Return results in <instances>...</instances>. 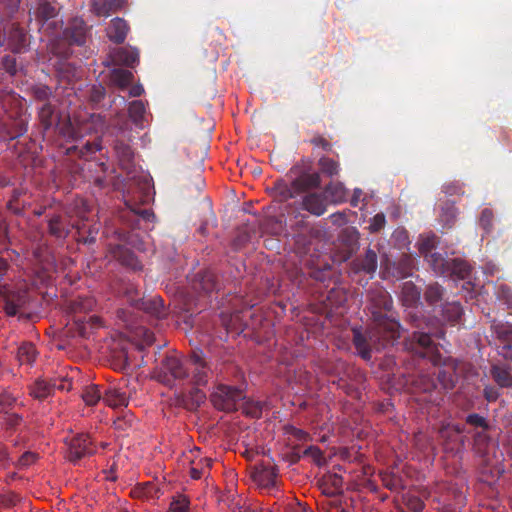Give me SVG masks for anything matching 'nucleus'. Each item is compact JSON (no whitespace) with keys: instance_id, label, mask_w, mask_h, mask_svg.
<instances>
[{"instance_id":"nucleus-1","label":"nucleus","mask_w":512,"mask_h":512,"mask_svg":"<svg viewBox=\"0 0 512 512\" xmlns=\"http://www.w3.org/2000/svg\"><path fill=\"white\" fill-rule=\"evenodd\" d=\"M369 301L372 315V325L362 333L360 329H353V344L364 360L371 359L372 350L380 351L394 345L400 338V324L394 318L392 298L382 288L369 292Z\"/></svg>"},{"instance_id":"nucleus-2","label":"nucleus","mask_w":512,"mask_h":512,"mask_svg":"<svg viewBox=\"0 0 512 512\" xmlns=\"http://www.w3.org/2000/svg\"><path fill=\"white\" fill-rule=\"evenodd\" d=\"M440 314L442 319L436 317L429 319L426 323L427 331L418 332V361L427 359L433 365L440 363L441 355L432 337L443 338L445 335L444 322L458 323L463 315V309L457 301L445 302L440 305Z\"/></svg>"},{"instance_id":"nucleus-3","label":"nucleus","mask_w":512,"mask_h":512,"mask_svg":"<svg viewBox=\"0 0 512 512\" xmlns=\"http://www.w3.org/2000/svg\"><path fill=\"white\" fill-rule=\"evenodd\" d=\"M153 377L167 387L173 388L177 382L189 377L188 369L176 353L167 354L154 369Z\"/></svg>"},{"instance_id":"nucleus-4","label":"nucleus","mask_w":512,"mask_h":512,"mask_svg":"<svg viewBox=\"0 0 512 512\" xmlns=\"http://www.w3.org/2000/svg\"><path fill=\"white\" fill-rule=\"evenodd\" d=\"M289 176L293 180V187L299 193L318 188L321 184L320 174L312 171L310 159H301L293 165L289 170Z\"/></svg>"},{"instance_id":"nucleus-5","label":"nucleus","mask_w":512,"mask_h":512,"mask_svg":"<svg viewBox=\"0 0 512 512\" xmlns=\"http://www.w3.org/2000/svg\"><path fill=\"white\" fill-rule=\"evenodd\" d=\"M66 446L65 457L72 463L93 455L96 447L88 434L78 433L64 439Z\"/></svg>"},{"instance_id":"nucleus-6","label":"nucleus","mask_w":512,"mask_h":512,"mask_svg":"<svg viewBox=\"0 0 512 512\" xmlns=\"http://www.w3.org/2000/svg\"><path fill=\"white\" fill-rule=\"evenodd\" d=\"M244 399L243 390L227 385H219L210 396L213 406L225 412L237 410L238 404Z\"/></svg>"},{"instance_id":"nucleus-7","label":"nucleus","mask_w":512,"mask_h":512,"mask_svg":"<svg viewBox=\"0 0 512 512\" xmlns=\"http://www.w3.org/2000/svg\"><path fill=\"white\" fill-rule=\"evenodd\" d=\"M127 300L132 307L142 310L156 319H162L168 315L163 299L160 296L140 297L138 290L130 289L127 291Z\"/></svg>"},{"instance_id":"nucleus-8","label":"nucleus","mask_w":512,"mask_h":512,"mask_svg":"<svg viewBox=\"0 0 512 512\" xmlns=\"http://www.w3.org/2000/svg\"><path fill=\"white\" fill-rule=\"evenodd\" d=\"M29 292L25 287L6 289L1 294V305L8 316H23V310L29 303Z\"/></svg>"},{"instance_id":"nucleus-9","label":"nucleus","mask_w":512,"mask_h":512,"mask_svg":"<svg viewBox=\"0 0 512 512\" xmlns=\"http://www.w3.org/2000/svg\"><path fill=\"white\" fill-rule=\"evenodd\" d=\"M73 229L80 234L81 226L71 221V216L67 213H51L47 215L48 234L58 241H65Z\"/></svg>"},{"instance_id":"nucleus-10","label":"nucleus","mask_w":512,"mask_h":512,"mask_svg":"<svg viewBox=\"0 0 512 512\" xmlns=\"http://www.w3.org/2000/svg\"><path fill=\"white\" fill-rule=\"evenodd\" d=\"M189 360L193 367L191 382L195 386L207 385L213 372L210 365L204 358L203 351L193 350L190 354Z\"/></svg>"},{"instance_id":"nucleus-11","label":"nucleus","mask_w":512,"mask_h":512,"mask_svg":"<svg viewBox=\"0 0 512 512\" xmlns=\"http://www.w3.org/2000/svg\"><path fill=\"white\" fill-rule=\"evenodd\" d=\"M192 289L203 295H211L219 291L220 284L217 276L211 270L197 273L192 281Z\"/></svg>"},{"instance_id":"nucleus-12","label":"nucleus","mask_w":512,"mask_h":512,"mask_svg":"<svg viewBox=\"0 0 512 512\" xmlns=\"http://www.w3.org/2000/svg\"><path fill=\"white\" fill-rule=\"evenodd\" d=\"M30 6V13L33 14L35 20L41 25L56 18L58 15L55 0H33Z\"/></svg>"},{"instance_id":"nucleus-13","label":"nucleus","mask_w":512,"mask_h":512,"mask_svg":"<svg viewBox=\"0 0 512 512\" xmlns=\"http://www.w3.org/2000/svg\"><path fill=\"white\" fill-rule=\"evenodd\" d=\"M7 47L14 53H21L27 46V34L16 23H11L4 31Z\"/></svg>"},{"instance_id":"nucleus-14","label":"nucleus","mask_w":512,"mask_h":512,"mask_svg":"<svg viewBox=\"0 0 512 512\" xmlns=\"http://www.w3.org/2000/svg\"><path fill=\"white\" fill-rule=\"evenodd\" d=\"M329 204L328 198L323 192H308L302 197L301 208L312 215H323Z\"/></svg>"},{"instance_id":"nucleus-15","label":"nucleus","mask_w":512,"mask_h":512,"mask_svg":"<svg viewBox=\"0 0 512 512\" xmlns=\"http://www.w3.org/2000/svg\"><path fill=\"white\" fill-rule=\"evenodd\" d=\"M109 251L111 256L121 265L133 271L142 269V265L137 259L136 255L126 246L121 244L110 245Z\"/></svg>"},{"instance_id":"nucleus-16","label":"nucleus","mask_w":512,"mask_h":512,"mask_svg":"<svg viewBox=\"0 0 512 512\" xmlns=\"http://www.w3.org/2000/svg\"><path fill=\"white\" fill-rule=\"evenodd\" d=\"M252 478L254 482L261 487H274L276 484L277 469L272 465H257L252 471Z\"/></svg>"},{"instance_id":"nucleus-17","label":"nucleus","mask_w":512,"mask_h":512,"mask_svg":"<svg viewBox=\"0 0 512 512\" xmlns=\"http://www.w3.org/2000/svg\"><path fill=\"white\" fill-rule=\"evenodd\" d=\"M110 56L115 65L132 68L139 63V51L132 47L116 48L111 52Z\"/></svg>"},{"instance_id":"nucleus-18","label":"nucleus","mask_w":512,"mask_h":512,"mask_svg":"<svg viewBox=\"0 0 512 512\" xmlns=\"http://www.w3.org/2000/svg\"><path fill=\"white\" fill-rule=\"evenodd\" d=\"M127 4V0H92L91 11L98 17H108Z\"/></svg>"},{"instance_id":"nucleus-19","label":"nucleus","mask_w":512,"mask_h":512,"mask_svg":"<svg viewBox=\"0 0 512 512\" xmlns=\"http://www.w3.org/2000/svg\"><path fill=\"white\" fill-rule=\"evenodd\" d=\"M490 375L499 387L512 389V367L510 365L493 364Z\"/></svg>"},{"instance_id":"nucleus-20","label":"nucleus","mask_w":512,"mask_h":512,"mask_svg":"<svg viewBox=\"0 0 512 512\" xmlns=\"http://www.w3.org/2000/svg\"><path fill=\"white\" fill-rule=\"evenodd\" d=\"M102 399L112 408L126 407L129 402L126 392L114 385H109L104 389Z\"/></svg>"},{"instance_id":"nucleus-21","label":"nucleus","mask_w":512,"mask_h":512,"mask_svg":"<svg viewBox=\"0 0 512 512\" xmlns=\"http://www.w3.org/2000/svg\"><path fill=\"white\" fill-rule=\"evenodd\" d=\"M129 31L127 22L119 17L112 19L107 27L108 38L116 43L121 44L125 41Z\"/></svg>"},{"instance_id":"nucleus-22","label":"nucleus","mask_w":512,"mask_h":512,"mask_svg":"<svg viewBox=\"0 0 512 512\" xmlns=\"http://www.w3.org/2000/svg\"><path fill=\"white\" fill-rule=\"evenodd\" d=\"M37 116L44 134L59 122L55 115V106L51 102H46L39 107Z\"/></svg>"},{"instance_id":"nucleus-23","label":"nucleus","mask_w":512,"mask_h":512,"mask_svg":"<svg viewBox=\"0 0 512 512\" xmlns=\"http://www.w3.org/2000/svg\"><path fill=\"white\" fill-rule=\"evenodd\" d=\"M320 487L325 495L336 496L342 492L343 478L336 473H329L322 478Z\"/></svg>"},{"instance_id":"nucleus-24","label":"nucleus","mask_w":512,"mask_h":512,"mask_svg":"<svg viewBox=\"0 0 512 512\" xmlns=\"http://www.w3.org/2000/svg\"><path fill=\"white\" fill-rule=\"evenodd\" d=\"M357 272L373 274L377 270V254L372 249H368L363 257L356 258L353 261Z\"/></svg>"},{"instance_id":"nucleus-25","label":"nucleus","mask_w":512,"mask_h":512,"mask_svg":"<svg viewBox=\"0 0 512 512\" xmlns=\"http://www.w3.org/2000/svg\"><path fill=\"white\" fill-rule=\"evenodd\" d=\"M55 387L56 381L38 379L30 386V395L36 399L43 400L52 394Z\"/></svg>"},{"instance_id":"nucleus-26","label":"nucleus","mask_w":512,"mask_h":512,"mask_svg":"<svg viewBox=\"0 0 512 512\" xmlns=\"http://www.w3.org/2000/svg\"><path fill=\"white\" fill-rule=\"evenodd\" d=\"M329 203H343L347 199V189L341 182H330L326 185L324 192Z\"/></svg>"},{"instance_id":"nucleus-27","label":"nucleus","mask_w":512,"mask_h":512,"mask_svg":"<svg viewBox=\"0 0 512 512\" xmlns=\"http://www.w3.org/2000/svg\"><path fill=\"white\" fill-rule=\"evenodd\" d=\"M443 296L444 289L437 283L428 285L424 291V300L429 307L433 308L434 311L436 308H440V305L443 304Z\"/></svg>"},{"instance_id":"nucleus-28","label":"nucleus","mask_w":512,"mask_h":512,"mask_svg":"<svg viewBox=\"0 0 512 512\" xmlns=\"http://www.w3.org/2000/svg\"><path fill=\"white\" fill-rule=\"evenodd\" d=\"M114 149L122 168L130 169L134 160V152L131 146L123 141L117 140Z\"/></svg>"},{"instance_id":"nucleus-29","label":"nucleus","mask_w":512,"mask_h":512,"mask_svg":"<svg viewBox=\"0 0 512 512\" xmlns=\"http://www.w3.org/2000/svg\"><path fill=\"white\" fill-rule=\"evenodd\" d=\"M401 300L403 306L411 309L408 315L414 318L415 314L413 310L416 307V285L413 281L409 280L403 283Z\"/></svg>"},{"instance_id":"nucleus-30","label":"nucleus","mask_w":512,"mask_h":512,"mask_svg":"<svg viewBox=\"0 0 512 512\" xmlns=\"http://www.w3.org/2000/svg\"><path fill=\"white\" fill-rule=\"evenodd\" d=\"M96 304L93 297L90 296H77L70 300L68 308L73 314L87 313L91 311Z\"/></svg>"},{"instance_id":"nucleus-31","label":"nucleus","mask_w":512,"mask_h":512,"mask_svg":"<svg viewBox=\"0 0 512 512\" xmlns=\"http://www.w3.org/2000/svg\"><path fill=\"white\" fill-rule=\"evenodd\" d=\"M128 113L131 121L138 127L143 128L146 121V105L142 100H134L129 103Z\"/></svg>"},{"instance_id":"nucleus-32","label":"nucleus","mask_w":512,"mask_h":512,"mask_svg":"<svg viewBox=\"0 0 512 512\" xmlns=\"http://www.w3.org/2000/svg\"><path fill=\"white\" fill-rule=\"evenodd\" d=\"M133 79V73L126 69L114 68L110 72L111 83L121 90L127 88L133 82Z\"/></svg>"},{"instance_id":"nucleus-33","label":"nucleus","mask_w":512,"mask_h":512,"mask_svg":"<svg viewBox=\"0 0 512 512\" xmlns=\"http://www.w3.org/2000/svg\"><path fill=\"white\" fill-rule=\"evenodd\" d=\"M64 35L71 44L83 45L86 39L85 24L83 21H75L73 27L65 30Z\"/></svg>"},{"instance_id":"nucleus-34","label":"nucleus","mask_w":512,"mask_h":512,"mask_svg":"<svg viewBox=\"0 0 512 512\" xmlns=\"http://www.w3.org/2000/svg\"><path fill=\"white\" fill-rule=\"evenodd\" d=\"M425 260L437 275L447 277L450 260H447L441 254L434 252L426 255Z\"/></svg>"},{"instance_id":"nucleus-35","label":"nucleus","mask_w":512,"mask_h":512,"mask_svg":"<svg viewBox=\"0 0 512 512\" xmlns=\"http://www.w3.org/2000/svg\"><path fill=\"white\" fill-rule=\"evenodd\" d=\"M471 266L464 260L455 258L450 260L448 276H455L458 279H467L470 277Z\"/></svg>"},{"instance_id":"nucleus-36","label":"nucleus","mask_w":512,"mask_h":512,"mask_svg":"<svg viewBox=\"0 0 512 512\" xmlns=\"http://www.w3.org/2000/svg\"><path fill=\"white\" fill-rule=\"evenodd\" d=\"M317 164L320 173L330 178L338 176L341 170L339 161L327 156L320 157Z\"/></svg>"},{"instance_id":"nucleus-37","label":"nucleus","mask_w":512,"mask_h":512,"mask_svg":"<svg viewBox=\"0 0 512 512\" xmlns=\"http://www.w3.org/2000/svg\"><path fill=\"white\" fill-rule=\"evenodd\" d=\"M17 358L21 365H30L36 358V348L30 342L23 343L17 351Z\"/></svg>"},{"instance_id":"nucleus-38","label":"nucleus","mask_w":512,"mask_h":512,"mask_svg":"<svg viewBox=\"0 0 512 512\" xmlns=\"http://www.w3.org/2000/svg\"><path fill=\"white\" fill-rule=\"evenodd\" d=\"M275 190L280 201H287L289 199H293L298 194H300L298 191H296V188L293 187L292 179L290 184L284 181H277L275 184Z\"/></svg>"},{"instance_id":"nucleus-39","label":"nucleus","mask_w":512,"mask_h":512,"mask_svg":"<svg viewBox=\"0 0 512 512\" xmlns=\"http://www.w3.org/2000/svg\"><path fill=\"white\" fill-rule=\"evenodd\" d=\"M458 211L453 203H445L441 207V213L439 215L440 221L446 227H452L456 221Z\"/></svg>"},{"instance_id":"nucleus-40","label":"nucleus","mask_w":512,"mask_h":512,"mask_svg":"<svg viewBox=\"0 0 512 512\" xmlns=\"http://www.w3.org/2000/svg\"><path fill=\"white\" fill-rule=\"evenodd\" d=\"M103 391L100 390L98 385H89L84 388L82 398L87 405L93 406L102 399Z\"/></svg>"},{"instance_id":"nucleus-41","label":"nucleus","mask_w":512,"mask_h":512,"mask_svg":"<svg viewBox=\"0 0 512 512\" xmlns=\"http://www.w3.org/2000/svg\"><path fill=\"white\" fill-rule=\"evenodd\" d=\"M0 69L5 70L10 76H15L22 70V66L18 64L15 56L5 55L0 61Z\"/></svg>"},{"instance_id":"nucleus-42","label":"nucleus","mask_w":512,"mask_h":512,"mask_svg":"<svg viewBox=\"0 0 512 512\" xmlns=\"http://www.w3.org/2000/svg\"><path fill=\"white\" fill-rule=\"evenodd\" d=\"M166 512H191L189 498L185 495L174 497Z\"/></svg>"},{"instance_id":"nucleus-43","label":"nucleus","mask_w":512,"mask_h":512,"mask_svg":"<svg viewBox=\"0 0 512 512\" xmlns=\"http://www.w3.org/2000/svg\"><path fill=\"white\" fill-rule=\"evenodd\" d=\"M17 398L7 389L0 391V413L10 412L16 405Z\"/></svg>"},{"instance_id":"nucleus-44","label":"nucleus","mask_w":512,"mask_h":512,"mask_svg":"<svg viewBox=\"0 0 512 512\" xmlns=\"http://www.w3.org/2000/svg\"><path fill=\"white\" fill-rule=\"evenodd\" d=\"M242 411L251 418H260L262 415L263 404L252 400H246L241 403Z\"/></svg>"},{"instance_id":"nucleus-45","label":"nucleus","mask_w":512,"mask_h":512,"mask_svg":"<svg viewBox=\"0 0 512 512\" xmlns=\"http://www.w3.org/2000/svg\"><path fill=\"white\" fill-rule=\"evenodd\" d=\"M31 94L38 101L50 102L53 92L51 88L44 84H37L31 87Z\"/></svg>"},{"instance_id":"nucleus-46","label":"nucleus","mask_w":512,"mask_h":512,"mask_svg":"<svg viewBox=\"0 0 512 512\" xmlns=\"http://www.w3.org/2000/svg\"><path fill=\"white\" fill-rule=\"evenodd\" d=\"M435 244H436V236L433 235V236L427 237V238H423L421 236L420 238H418V252L421 255H424V257H426V255H429L430 253H432V250L434 249Z\"/></svg>"},{"instance_id":"nucleus-47","label":"nucleus","mask_w":512,"mask_h":512,"mask_svg":"<svg viewBox=\"0 0 512 512\" xmlns=\"http://www.w3.org/2000/svg\"><path fill=\"white\" fill-rule=\"evenodd\" d=\"M336 369L340 370L343 373V376L339 377L338 386L342 389H345L346 393H350V387L346 384L344 377H349L351 374V368L344 361H337L335 365Z\"/></svg>"},{"instance_id":"nucleus-48","label":"nucleus","mask_w":512,"mask_h":512,"mask_svg":"<svg viewBox=\"0 0 512 512\" xmlns=\"http://www.w3.org/2000/svg\"><path fill=\"white\" fill-rule=\"evenodd\" d=\"M465 422L474 428H481L482 430H487L489 428L486 418L478 413H471L467 415Z\"/></svg>"},{"instance_id":"nucleus-49","label":"nucleus","mask_w":512,"mask_h":512,"mask_svg":"<svg viewBox=\"0 0 512 512\" xmlns=\"http://www.w3.org/2000/svg\"><path fill=\"white\" fill-rule=\"evenodd\" d=\"M493 217V212L490 209L485 208L482 210L479 225L486 233H490L492 230Z\"/></svg>"},{"instance_id":"nucleus-50","label":"nucleus","mask_w":512,"mask_h":512,"mask_svg":"<svg viewBox=\"0 0 512 512\" xmlns=\"http://www.w3.org/2000/svg\"><path fill=\"white\" fill-rule=\"evenodd\" d=\"M495 332L500 342H512L511 324H499L495 327Z\"/></svg>"},{"instance_id":"nucleus-51","label":"nucleus","mask_w":512,"mask_h":512,"mask_svg":"<svg viewBox=\"0 0 512 512\" xmlns=\"http://www.w3.org/2000/svg\"><path fill=\"white\" fill-rule=\"evenodd\" d=\"M28 129V123L24 120L20 119L18 121H15L11 129L8 131L9 138L11 140H14L22 135H24L27 132Z\"/></svg>"},{"instance_id":"nucleus-52","label":"nucleus","mask_w":512,"mask_h":512,"mask_svg":"<svg viewBox=\"0 0 512 512\" xmlns=\"http://www.w3.org/2000/svg\"><path fill=\"white\" fill-rule=\"evenodd\" d=\"M4 421L3 424L8 430H15L22 422V416L17 413H4Z\"/></svg>"},{"instance_id":"nucleus-53","label":"nucleus","mask_w":512,"mask_h":512,"mask_svg":"<svg viewBox=\"0 0 512 512\" xmlns=\"http://www.w3.org/2000/svg\"><path fill=\"white\" fill-rule=\"evenodd\" d=\"M386 224V218L383 213L376 214L373 218L370 220L369 229L371 232L376 233L379 232L384 228Z\"/></svg>"},{"instance_id":"nucleus-54","label":"nucleus","mask_w":512,"mask_h":512,"mask_svg":"<svg viewBox=\"0 0 512 512\" xmlns=\"http://www.w3.org/2000/svg\"><path fill=\"white\" fill-rule=\"evenodd\" d=\"M105 88L102 85H94L89 94L92 103L98 104L105 98Z\"/></svg>"},{"instance_id":"nucleus-55","label":"nucleus","mask_w":512,"mask_h":512,"mask_svg":"<svg viewBox=\"0 0 512 512\" xmlns=\"http://www.w3.org/2000/svg\"><path fill=\"white\" fill-rule=\"evenodd\" d=\"M99 232V229L95 226H91L88 230V235L85 237L81 236V233L77 236V241L79 243H83L86 245H92L96 242V236Z\"/></svg>"},{"instance_id":"nucleus-56","label":"nucleus","mask_w":512,"mask_h":512,"mask_svg":"<svg viewBox=\"0 0 512 512\" xmlns=\"http://www.w3.org/2000/svg\"><path fill=\"white\" fill-rule=\"evenodd\" d=\"M497 296L499 299L504 300L507 304L512 305V288L508 285L502 284L497 288Z\"/></svg>"},{"instance_id":"nucleus-57","label":"nucleus","mask_w":512,"mask_h":512,"mask_svg":"<svg viewBox=\"0 0 512 512\" xmlns=\"http://www.w3.org/2000/svg\"><path fill=\"white\" fill-rule=\"evenodd\" d=\"M310 143L313 146L319 147L327 152L332 150V144L321 135H315L313 138L310 139Z\"/></svg>"},{"instance_id":"nucleus-58","label":"nucleus","mask_w":512,"mask_h":512,"mask_svg":"<svg viewBox=\"0 0 512 512\" xmlns=\"http://www.w3.org/2000/svg\"><path fill=\"white\" fill-rule=\"evenodd\" d=\"M131 213L138 217V220H144L150 222L154 219V213L150 209L131 208Z\"/></svg>"},{"instance_id":"nucleus-59","label":"nucleus","mask_w":512,"mask_h":512,"mask_svg":"<svg viewBox=\"0 0 512 512\" xmlns=\"http://www.w3.org/2000/svg\"><path fill=\"white\" fill-rule=\"evenodd\" d=\"M498 354L512 362V342H500L498 345Z\"/></svg>"},{"instance_id":"nucleus-60","label":"nucleus","mask_w":512,"mask_h":512,"mask_svg":"<svg viewBox=\"0 0 512 512\" xmlns=\"http://www.w3.org/2000/svg\"><path fill=\"white\" fill-rule=\"evenodd\" d=\"M99 150H101V145L99 142H86L82 146L80 154L81 156H88L96 153Z\"/></svg>"},{"instance_id":"nucleus-61","label":"nucleus","mask_w":512,"mask_h":512,"mask_svg":"<svg viewBox=\"0 0 512 512\" xmlns=\"http://www.w3.org/2000/svg\"><path fill=\"white\" fill-rule=\"evenodd\" d=\"M37 459V455L31 451H27L21 455L18 460V465L20 467H28L33 464Z\"/></svg>"},{"instance_id":"nucleus-62","label":"nucleus","mask_w":512,"mask_h":512,"mask_svg":"<svg viewBox=\"0 0 512 512\" xmlns=\"http://www.w3.org/2000/svg\"><path fill=\"white\" fill-rule=\"evenodd\" d=\"M20 0H0V5L4 8L7 15L13 14L17 11Z\"/></svg>"},{"instance_id":"nucleus-63","label":"nucleus","mask_w":512,"mask_h":512,"mask_svg":"<svg viewBox=\"0 0 512 512\" xmlns=\"http://www.w3.org/2000/svg\"><path fill=\"white\" fill-rule=\"evenodd\" d=\"M443 191L448 195H459L463 194L462 186L457 182L447 183L443 186Z\"/></svg>"},{"instance_id":"nucleus-64","label":"nucleus","mask_w":512,"mask_h":512,"mask_svg":"<svg viewBox=\"0 0 512 512\" xmlns=\"http://www.w3.org/2000/svg\"><path fill=\"white\" fill-rule=\"evenodd\" d=\"M303 455L312 457L316 462H319L322 458V452L317 446L307 447L304 450Z\"/></svg>"}]
</instances>
